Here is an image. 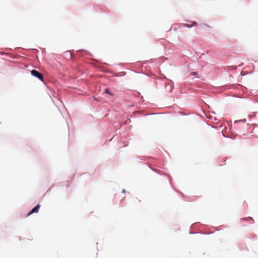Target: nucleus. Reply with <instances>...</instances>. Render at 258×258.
<instances>
[{
  "label": "nucleus",
  "instance_id": "1",
  "mask_svg": "<svg viewBox=\"0 0 258 258\" xmlns=\"http://www.w3.org/2000/svg\"><path fill=\"white\" fill-rule=\"evenodd\" d=\"M31 75L34 77H37L40 80L43 81V77L41 73H40L37 71L33 70L31 72Z\"/></svg>",
  "mask_w": 258,
  "mask_h": 258
},
{
  "label": "nucleus",
  "instance_id": "2",
  "mask_svg": "<svg viewBox=\"0 0 258 258\" xmlns=\"http://www.w3.org/2000/svg\"><path fill=\"white\" fill-rule=\"evenodd\" d=\"M40 206L41 205L40 204H38L27 214V216L28 217L34 213H38Z\"/></svg>",
  "mask_w": 258,
  "mask_h": 258
},
{
  "label": "nucleus",
  "instance_id": "3",
  "mask_svg": "<svg viewBox=\"0 0 258 258\" xmlns=\"http://www.w3.org/2000/svg\"><path fill=\"white\" fill-rule=\"evenodd\" d=\"M196 25H197V23L196 22H193L192 25H189V24H184V26H185L186 27L189 28V27H191L192 26H195Z\"/></svg>",
  "mask_w": 258,
  "mask_h": 258
},
{
  "label": "nucleus",
  "instance_id": "4",
  "mask_svg": "<svg viewBox=\"0 0 258 258\" xmlns=\"http://www.w3.org/2000/svg\"><path fill=\"white\" fill-rule=\"evenodd\" d=\"M105 92L106 93H107V94H109V95H112V96L113 95V94H112L110 92L109 89H108V88H107V89H105Z\"/></svg>",
  "mask_w": 258,
  "mask_h": 258
},
{
  "label": "nucleus",
  "instance_id": "5",
  "mask_svg": "<svg viewBox=\"0 0 258 258\" xmlns=\"http://www.w3.org/2000/svg\"><path fill=\"white\" fill-rule=\"evenodd\" d=\"M122 192L123 193H125V189H123Z\"/></svg>",
  "mask_w": 258,
  "mask_h": 258
},
{
  "label": "nucleus",
  "instance_id": "6",
  "mask_svg": "<svg viewBox=\"0 0 258 258\" xmlns=\"http://www.w3.org/2000/svg\"><path fill=\"white\" fill-rule=\"evenodd\" d=\"M192 75H197V73H192Z\"/></svg>",
  "mask_w": 258,
  "mask_h": 258
}]
</instances>
